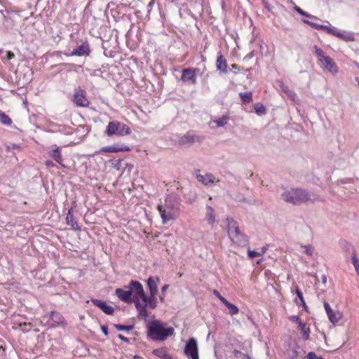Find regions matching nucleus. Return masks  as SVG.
<instances>
[{
	"label": "nucleus",
	"instance_id": "obj_1",
	"mask_svg": "<svg viewBox=\"0 0 359 359\" xmlns=\"http://www.w3.org/2000/svg\"><path fill=\"white\" fill-rule=\"evenodd\" d=\"M180 201L175 194H170L166 196L164 202L157 206L163 224L177 219L180 215Z\"/></svg>",
	"mask_w": 359,
	"mask_h": 359
},
{
	"label": "nucleus",
	"instance_id": "obj_2",
	"mask_svg": "<svg viewBox=\"0 0 359 359\" xmlns=\"http://www.w3.org/2000/svg\"><path fill=\"white\" fill-rule=\"evenodd\" d=\"M127 288L132 291V297L135 308L138 312V316L147 320L149 316L148 312L145 309V306H143L142 304L140 302V299L145 297V292L142 285L137 280H131L127 286Z\"/></svg>",
	"mask_w": 359,
	"mask_h": 359
},
{
	"label": "nucleus",
	"instance_id": "obj_3",
	"mask_svg": "<svg viewBox=\"0 0 359 359\" xmlns=\"http://www.w3.org/2000/svg\"><path fill=\"white\" fill-rule=\"evenodd\" d=\"M147 330L148 337L154 341H164L174 334L173 327H165V324L160 320L149 322Z\"/></svg>",
	"mask_w": 359,
	"mask_h": 359
},
{
	"label": "nucleus",
	"instance_id": "obj_4",
	"mask_svg": "<svg viewBox=\"0 0 359 359\" xmlns=\"http://www.w3.org/2000/svg\"><path fill=\"white\" fill-rule=\"evenodd\" d=\"M280 197L285 202L293 205H298L311 200V194L303 189H286L281 194Z\"/></svg>",
	"mask_w": 359,
	"mask_h": 359
},
{
	"label": "nucleus",
	"instance_id": "obj_5",
	"mask_svg": "<svg viewBox=\"0 0 359 359\" xmlns=\"http://www.w3.org/2000/svg\"><path fill=\"white\" fill-rule=\"evenodd\" d=\"M104 133L109 137H123L129 135L131 133V130L123 123L118 121H112L109 122Z\"/></svg>",
	"mask_w": 359,
	"mask_h": 359
},
{
	"label": "nucleus",
	"instance_id": "obj_6",
	"mask_svg": "<svg viewBox=\"0 0 359 359\" xmlns=\"http://www.w3.org/2000/svg\"><path fill=\"white\" fill-rule=\"evenodd\" d=\"M318 63L323 70L327 71L333 75L337 74L339 72L338 67L335 62L329 56L323 57V59L318 62Z\"/></svg>",
	"mask_w": 359,
	"mask_h": 359
},
{
	"label": "nucleus",
	"instance_id": "obj_7",
	"mask_svg": "<svg viewBox=\"0 0 359 359\" xmlns=\"http://www.w3.org/2000/svg\"><path fill=\"white\" fill-rule=\"evenodd\" d=\"M184 354L191 359H199L197 341L194 338L188 340L184 348Z\"/></svg>",
	"mask_w": 359,
	"mask_h": 359
},
{
	"label": "nucleus",
	"instance_id": "obj_8",
	"mask_svg": "<svg viewBox=\"0 0 359 359\" xmlns=\"http://www.w3.org/2000/svg\"><path fill=\"white\" fill-rule=\"evenodd\" d=\"M199 72L198 69H184L182 72L181 79L184 82H189L191 84L196 83V72Z\"/></svg>",
	"mask_w": 359,
	"mask_h": 359
},
{
	"label": "nucleus",
	"instance_id": "obj_9",
	"mask_svg": "<svg viewBox=\"0 0 359 359\" xmlns=\"http://www.w3.org/2000/svg\"><path fill=\"white\" fill-rule=\"evenodd\" d=\"M73 102L79 107H87L89 104L88 99L85 95V91L79 90L74 95Z\"/></svg>",
	"mask_w": 359,
	"mask_h": 359
},
{
	"label": "nucleus",
	"instance_id": "obj_10",
	"mask_svg": "<svg viewBox=\"0 0 359 359\" xmlns=\"http://www.w3.org/2000/svg\"><path fill=\"white\" fill-rule=\"evenodd\" d=\"M115 294L118 297L119 299L126 303L133 302L132 291L130 290L129 289L128 290H125L121 288H117L115 290Z\"/></svg>",
	"mask_w": 359,
	"mask_h": 359
},
{
	"label": "nucleus",
	"instance_id": "obj_11",
	"mask_svg": "<svg viewBox=\"0 0 359 359\" xmlns=\"http://www.w3.org/2000/svg\"><path fill=\"white\" fill-rule=\"evenodd\" d=\"M91 302L107 315H111L114 311V309L111 306L108 305L105 302L102 300L91 299Z\"/></svg>",
	"mask_w": 359,
	"mask_h": 359
},
{
	"label": "nucleus",
	"instance_id": "obj_12",
	"mask_svg": "<svg viewBox=\"0 0 359 359\" xmlns=\"http://www.w3.org/2000/svg\"><path fill=\"white\" fill-rule=\"evenodd\" d=\"M50 318L53 322L51 326H64L67 325V322L63 316L57 311H52L50 314Z\"/></svg>",
	"mask_w": 359,
	"mask_h": 359
},
{
	"label": "nucleus",
	"instance_id": "obj_13",
	"mask_svg": "<svg viewBox=\"0 0 359 359\" xmlns=\"http://www.w3.org/2000/svg\"><path fill=\"white\" fill-rule=\"evenodd\" d=\"M90 53L89 44L87 42L83 43L81 45L75 48L70 54L74 56H83L88 55Z\"/></svg>",
	"mask_w": 359,
	"mask_h": 359
},
{
	"label": "nucleus",
	"instance_id": "obj_14",
	"mask_svg": "<svg viewBox=\"0 0 359 359\" xmlns=\"http://www.w3.org/2000/svg\"><path fill=\"white\" fill-rule=\"evenodd\" d=\"M48 154L50 157L54 159L56 163H59L62 167H65V165L62 163L63 158L62 155V151L60 147L55 146V148L48 151Z\"/></svg>",
	"mask_w": 359,
	"mask_h": 359
},
{
	"label": "nucleus",
	"instance_id": "obj_15",
	"mask_svg": "<svg viewBox=\"0 0 359 359\" xmlns=\"http://www.w3.org/2000/svg\"><path fill=\"white\" fill-rule=\"evenodd\" d=\"M130 150V147L126 145H118V144H113L111 146H107L102 147L100 150V153L102 152H119V151H128Z\"/></svg>",
	"mask_w": 359,
	"mask_h": 359
},
{
	"label": "nucleus",
	"instance_id": "obj_16",
	"mask_svg": "<svg viewBox=\"0 0 359 359\" xmlns=\"http://www.w3.org/2000/svg\"><path fill=\"white\" fill-rule=\"evenodd\" d=\"M160 282V278L158 276H150L147 280V285L149 289L150 294L151 296L156 295L158 293V284Z\"/></svg>",
	"mask_w": 359,
	"mask_h": 359
},
{
	"label": "nucleus",
	"instance_id": "obj_17",
	"mask_svg": "<svg viewBox=\"0 0 359 359\" xmlns=\"http://www.w3.org/2000/svg\"><path fill=\"white\" fill-rule=\"evenodd\" d=\"M200 141H201L200 137L196 136L190 132H189V133H186L185 135H184L183 136H182L179 140V142L181 144H191L195 142H200Z\"/></svg>",
	"mask_w": 359,
	"mask_h": 359
},
{
	"label": "nucleus",
	"instance_id": "obj_18",
	"mask_svg": "<svg viewBox=\"0 0 359 359\" xmlns=\"http://www.w3.org/2000/svg\"><path fill=\"white\" fill-rule=\"evenodd\" d=\"M226 221L228 233L230 238H231L234 235L238 233L241 231L239 229L237 222L234 221L233 219L228 218Z\"/></svg>",
	"mask_w": 359,
	"mask_h": 359
},
{
	"label": "nucleus",
	"instance_id": "obj_19",
	"mask_svg": "<svg viewBox=\"0 0 359 359\" xmlns=\"http://www.w3.org/2000/svg\"><path fill=\"white\" fill-rule=\"evenodd\" d=\"M73 208H71L69 210H68V212L67 214V216H66V222H67V224L71 226V228L74 230V231H77V230H80V228L78 225V223L75 220L74 217V215H73Z\"/></svg>",
	"mask_w": 359,
	"mask_h": 359
},
{
	"label": "nucleus",
	"instance_id": "obj_20",
	"mask_svg": "<svg viewBox=\"0 0 359 359\" xmlns=\"http://www.w3.org/2000/svg\"><path fill=\"white\" fill-rule=\"evenodd\" d=\"M196 179L198 182H201L204 185H208L215 182V177L212 173H207L205 175H196Z\"/></svg>",
	"mask_w": 359,
	"mask_h": 359
},
{
	"label": "nucleus",
	"instance_id": "obj_21",
	"mask_svg": "<svg viewBox=\"0 0 359 359\" xmlns=\"http://www.w3.org/2000/svg\"><path fill=\"white\" fill-rule=\"evenodd\" d=\"M142 300L144 302V304H142L143 306H145V309L147 310V307H149L151 309H154L157 306V300L156 298V295L151 296L150 294L149 297H147L145 294L144 298H142Z\"/></svg>",
	"mask_w": 359,
	"mask_h": 359
},
{
	"label": "nucleus",
	"instance_id": "obj_22",
	"mask_svg": "<svg viewBox=\"0 0 359 359\" xmlns=\"http://www.w3.org/2000/svg\"><path fill=\"white\" fill-rule=\"evenodd\" d=\"M298 328L300 330L304 340H308L310 335V328L302 320H299Z\"/></svg>",
	"mask_w": 359,
	"mask_h": 359
},
{
	"label": "nucleus",
	"instance_id": "obj_23",
	"mask_svg": "<svg viewBox=\"0 0 359 359\" xmlns=\"http://www.w3.org/2000/svg\"><path fill=\"white\" fill-rule=\"evenodd\" d=\"M205 219L208 222V223L210 225H212L215 222V210L210 205H208L206 207Z\"/></svg>",
	"mask_w": 359,
	"mask_h": 359
},
{
	"label": "nucleus",
	"instance_id": "obj_24",
	"mask_svg": "<svg viewBox=\"0 0 359 359\" xmlns=\"http://www.w3.org/2000/svg\"><path fill=\"white\" fill-rule=\"evenodd\" d=\"M217 69L222 72H226L227 65L226 59L219 54L217 60Z\"/></svg>",
	"mask_w": 359,
	"mask_h": 359
},
{
	"label": "nucleus",
	"instance_id": "obj_25",
	"mask_svg": "<svg viewBox=\"0 0 359 359\" xmlns=\"http://www.w3.org/2000/svg\"><path fill=\"white\" fill-rule=\"evenodd\" d=\"M327 316L329 320L334 325L337 323L342 317L341 312L339 311H333L332 309Z\"/></svg>",
	"mask_w": 359,
	"mask_h": 359
},
{
	"label": "nucleus",
	"instance_id": "obj_26",
	"mask_svg": "<svg viewBox=\"0 0 359 359\" xmlns=\"http://www.w3.org/2000/svg\"><path fill=\"white\" fill-rule=\"evenodd\" d=\"M231 239L235 241L240 245H245L248 243L247 236L243 234L241 231L234 235Z\"/></svg>",
	"mask_w": 359,
	"mask_h": 359
},
{
	"label": "nucleus",
	"instance_id": "obj_27",
	"mask_svg": "<svg viewBox=\"0 0 359 359\" xmlns=\"http://www.w3.org/2000/svg\"><path fill=\"white\" fill-rule=\"evenodd\" d=\"M222 303L228 308L231 315H236L238 313L239 309L236 305L230 303L226 299H222Z\"/></svg>",
	"mask_w": 359,
	"mask_h": 359
},
{
	"label": "nucleus",
	"instance_id": "obj_28",
	"mask_svg": "<svg viewBox=\"0 0 359 359\" xmlns=\"http://www.w3.org/2000/svg\"><path fill=\"white\" fill-rule=\"evenodd\" d=\"M239 96L245 104L250 103L252 101V94L251 92L240 93Z\"/></svg>",
	"mask_w": 359,
	"mask_h": 359
},
{
	"label": "nucleus",
	"instance_id": "obj_29",
	"mask_svg": "<svg viewBox=\"0 0 359 359\" xmlns=\"http://www.w3.org/2000/svg\"><path fill=\"white\" fill-rule=\"evenodd\" d=\"M337 37L346 42L355 41V38L352 34H345L341 32L339 34H337Z\"/></svg>",
	"mask_w": 359,
	"mask_h": 359
},
{
	"label": "nucleus",
	"instance_id": "obj_30",
	"mask_svg": "<svg viewBox=\"0 0 359 359\" xmlns=\"http://www.w3.org/2000/svg\"><path fill=\"white\" fill-rule=\"evenodd\" d=\"M254 108L256 114L258 115H263L266 113L265 107L260 102L255 103L254 105Z\"/></svg>",
	"mask_w": 359,
	"mask_h": 359
},
{
	"label": "nucleus",
	"instance_id": "obj_31",
	"mask_svg": "<svg viewBox=\"0 0 359 359\" xmlns=\"http://www.w3.org/2000/svg\"><path fill=\"white\" fill-rule=\"evenodd\" d=\"M0 122L2 124L10 126L12 123V121L11 118L6 115V114L1 112L0 113Z\"/></svg>",
	"mask_w": 359,
	"mask_h": 359
},
{
	"label": "nucleus",
	"instance_id": "obj_32",
	"mask_svg": "<svg viewBox=\"0 0 359 359\" xmlns=\"http://www.w3.org/2000/svg\"><path fill=\"white\" fill-rule=\"evenodd\" d=\"M114 326L118 331H130L134 329V325H124L114 324Z\"/></svg>",
	"mask_w": 359,
	"mask_h": 359
},
{
	"label": "nucleus",
	"instance_id": "obj_33",
	"mask_svg": "<svg viewBox=\"0 0 359 359\" xmlns=\"http://www.w3.org/2000/svg\"><path fill=\"white\" fill-rule=\"evenodd\" d=\"M303 22L306 24L309 25L312 27L316 28L319 30H325V31L326 28H327V25H318V24L313 22H311L309 20H304Z\"/></svg>",
	"mask_w": 359,
	"mask_h": 359
},
{
	"label": "nucleus",
	"instance_id": "obj_34",
	"mask_svg": "<svg viewBox=\"0 0 359 359\" xmlns=\"http://www.w3.org/2000/svg\"><path fill=\"white\" fill-rule=\"evenodd\" d=\"M313 49H314L313 53H314L315 55L318 58V62H319L320 60H321L323 59V57H325L326 56L324 54V52L323 51V50L320 49L318 46H314Z\"/></svg>",
	"mask_w": 359,
	"mask_h": 359
},
{
	"label": "nucleus",
	"instance_id": "obj_35",
	"mask_svg": "<svg viewBox=\"0 0 359 359\" xmlns=\"http://www.w3.org/2000/svg\"><path fill=\"white\" fill-rule=\"evenodd\" d=\"M352 263L354 266L357 274L359 276V259L356 257L355 250H353V255L351 257Z\"/></svg>",
	"mask_w": 359,
	"mask_h": 359
},
{
	"label": "nucleus",
	"instance_id": "obj_36",
	"mask_svg": "<svg viewBox=\"0 0 359 359\" xmlns=\"http://www.w3.org/2000/svg\"><path fill=\"white\" fill-rule=\"evenodd\" d=\"M295 293L297 294V296L299 298V301L301 302V303H302V306H304V308L305 309H306L307 306H306V302L304 301V297H303V294H302V291L299 290V288L298 287H296Z\"/></svg>",
	"mask_w": 359,
	"mask_h": 359
},
{
	"label": "nucleus",
	"instance_id": "obj_37",
	"mask_svg": "<svg viewBox=\"0 0 359 359\" xmlns=\"http://www.w3.org/2000/svg\"><path fill=\"white\" fill-rule=\"evenodd\" d=\"M229 118L227 116H223L215 121L217 127H223L227 123Z\"/></svg>",
	"mask_w": 359,
	"mask_h": 359
},
{
	"label": "nucleus",
	"instance_id": "obj_38",
	"mask_svg": "<svg viewBox=\"0 0 359 359\" xmlns=\"http://www.w3.org/2000/svg\"><path fill=\"white\" fill-rule=\"evenodd\" d=\"M325 32L328 34H332L337 37V34H339L341 32L337 29L334 27H328L327 26Z\"/></svg>",
	"mask_w": 359,
	"mask_h": 359
},
{
	"label": "nucleus",
	"instance_id": "obj_39",
	"mask_svg": "<svg viewBox=\"0 0 359 359\" xmlns=\"http://www.w3.org/2000/svg\"><path fill=\"white\" fill-rule=\"evenodd\" d=\"M153 353L155 355H156V356H158L159 358H161L165 357V355H166L165 351L164 349H163V348L154 349L153 351Z\"/></svg>",
	"mask_w": 359,
	"mask_h": 359
},
{
	"label": "nucleus",
	"instance_id": "obj_40",
	"mask_svg": "<svg viewBox=\"0 0 359 359\" xmlns=\"http://www.w3.org/2000/svg\"><path fill=\"white\" fill-rule=\"evenodd\" d=\"M294 10L300 15H304V16H306V17H308L309 18H316L315 16L311 15V14H309L307 13L306 12L304 11L302 8H300L298 6H294Z\"/></svg>",
	"mask_w": 359,
	"mask_h": 359
},
{
	"label": "nucleus",
	"instance_id": "obj_41",
	"mask_svg": "<svg viewBox=\"0 0 359 359\" xmlns=\"http://www.w3.org/2000/svg\"><path fill=\"white\" fill-rule=\"evenodd\" d=\"M302 248H303L304 249V252L309 255V256H312L313 255V248L310 245H302Z\"/></svg>",
	"mask_w": 359,
	"mask_h": 359
},
{
	"label": "nucleus",
	"instance_id": "obj_42",
	"mask_svg": "<svg viewBox=\"0 0 359 359\" xmlns=\"http://www.w3.org/2000/svg\"><path fill=\"white\" fill-rule=\"evenodd\" d=\"M248 257L251 259L255 258L258 256H262V253H260V252H257V251L252 250L250 249L248 250Z\"/></svg>",
	"mask_w": 359,
	"mask_h": 359
},
{
	"label": "nucleus",
	"instance_id": "obj_43",
	"mask_svg": "<svg viewBox=\"0 0 359 359\" xmlns=\"http://www.w3.org/2000/svg\"><path fill=\"white\" fill-rule=\"evenodd\" d=\"M290 359H304V358L303 356V354H299L297 351L294 350L292 351V353Z\"/></svg>",
	"mask_w": 359,
	"mask_h": 359
},
{
	"label": "nucleus",
	"instance_id": "obj_44",
	"mask_svg": "<svg viewBox=\"0 0 359 359\" xmlns=\"http://www.w3.org/2000/svg\"><path fill=\"white\" fill-rule=\"evenodd\" d=\"M307 359H323V358L311 351L308 353Z\"/></svg>",
	"mask_w": 359,
	"mask_h": 359
},
{
	"label": "nucleus",
	"instance_id": "obj_45",
	"mask_svg": "<svg viewBox=\"0 0 359 359\" xmlns=\"http://www.w3.org/2000/svg\"><path fill=\"white\" fill-rule=\"evenodd\" d=\"M280 88L285 93L287 94L290 90L287 86H286L283 81H278Z\"/></svg>",
	"mask_w": 359,
	"mask_h": 359
},
{
	"label": "nucleus",
	"instance_id": "obj_46",
	"mask_svg": "<svg viewBox=\"0 0 359 359\" xmlns=\"http://www.w3.org/2000/svg\"><path fill=\"white\" fill-rule=\"evenodd\" d=\"M323 306H324L326 313L327 314V313H330V311H332V309H331L330 304H328V302H327L326 301H324Z\"/></svg>",
	"mask_w": 359,
	"mask_h": 359
},
{
	"label": "nucleus",
	"instance_id": "obj_47",
	"mask_svg": "<svg viewBox=\"0 0 359 359\" xmlns=\"http://www.w3.org/2000/svg\"><path fill=\"white\" fill-rule=\"evenodd\" d=\"M287 96H288V97H290L293 101H294V100H295V99L297 97V94H296L294 91H292V90H291L288 92V93H287Z\"/></svg>",
	"mask_w": 359,
	"mask_h": 359
},
{
	"label": "nucleus",
	"instance_id": "obj_48",
	"mask_svg": "<svg viewBox=\"0 0 359 359\" xmlns=\"http://www.w3.org/2000/svg\"><path fill=\"white\" fill-rule=\"evenodd\" d=\"M101 330L105 336L108 335V327L107 325H101Z\"/></svg>",
	"mask_w": 359,
	"mask_h": 359
},
{
	"label": "nucleus",
	"instance_id": "obj_49",
	"mask_svg": "<svg viewBox=\"0 0 359 359\" xmlns=\"http://www.w3.org/2000/svg\"><path fill=\"white\" fill-rule=\"evenodd\" d=\"M45 165L47 168H53L55 165V163L52 161H50V160L46 161L45 162Z\"/></svg>",
	"mask_w": 359,
	"mask_h": 359
},
{
	"label": "nucleus",
	"instance_id": "obj_50",
	"mask_svg": "<svg viewBox=\"0 0 359 359\" xmlns=\"http://www.w3.org/2000/svg\"><path fill=\"white\" fill-rule=\"evenodd\" d=\"M118 337L121 340H122V341H125V342H126V343H129V341H130V340H129V339H128V338H127V337H124L123 335H122V334H118Z\"/></svg>",
	"mask_w": 359,
	"mask_h": 359
},
{
	"label": "nucleus",
	"instance_id": "obj_51",
	"mask_svg": "<svg viewBox=\"0 0 359 359\" xmlns=\"http://www.w3.org/2000/svg\"><path fill=\"white\" fill-rule=\"evenodd\" d=\"M214 294L219 299V300L222 302V299H225L224 297H222L219 292L217 290L214 291Z\"/></svg>",
	"mask_w": 359,
	"mask_h": 359
},
{
	"label": "nucleus",
	"instance_id": "obj_52",
	"mask_svg": "<svg viewBox=\"0 0 359 359\" xmlns=\"http://www.w3.org/2000/svg\"><path fill=\"white\" fill-rule=\"evenodd\" d=\"M169 285H164L162 288H161V292L162 293H164L167 289L168 288Z\"/></svg>",
	"mask_w": 359,
	"mask_h": 359
},
{
	"label": "nucleus",
	"instance_id": "obj_53",
	"mask_svg": "<svg viewBox=\"0 0 359 359\" xmlns=\"http://www.w3.org/2000/svg\"><path fill=\"white\" fill-rule=\"evenodd\" d=\"M267 246H264L262 248L260 253H262V255H263L267 250Z\"/></svg>",
	"mask_w": 359,
	"mask_h": 359
},
{
	"label": "nucleus",
	"instance_id": "obj_54",
	"mask_svg": "<svg viewBox=\"0 0 359 359\" xmlns=\"http://www.w3.org/2000/svg\"><path fill=\"white\" fill-rule=\"evenodd\" d=\"M322 282L323 284H326L327 283V277L325 275L322 276Z\"/></svg>",
	"mask_w": 359,
	"mask_h": 359
},
{
	"label": "nucleus",
	"instance_id": "obj_55",
	"mask_svg": "<svg viewBox=\"0 0 359 359\" xmlns=\"http://www.w3.org/2000/svg\"><path fill=\"white\" fill-rule=\"evenodd\" d=\"M265 4V5H264L265 8H266L268 11H271V6H270V4H269V3H267V2H265V4Z\"/></svg>",
	"mask_w": 359,
	"mask_h": 359
},
{
	"label": "nucleus",
	"instance_id": "obj_56",
	"mask_svg": "<svg viewBox=\"0 0 359 359\" xmlns=\"http://www.w3.org/2000/svg\"><path fill=\"white\" fill-rule=\"evenodd\" d=\"M8 57L9 59H11V58H13L14 57V54L12 52L9 51L8 53Z\"/></svg>",
	"mask_w": 359,
	"mask_h": 359
},
{
	"label": "nucleus",
	"instance_id": "obj_57",
	"mask_svg": "<svg viewBox=\"0 0 359 359\" xmlns=\"http://www.w3.org/2000/svg\"><path fill=\"white\" fill-rule=\"evenodd\" d=\"M243 359H252V358H250V355H247V354H244V355H243Z\"/></svg>",
	"mask_w": 359,
	"mask_h": 359
},
{
	"label": "nucleus",
	"instance_id": "obj_58",
	"mask_svg": "<svg viewBox=\"0 0 359 359\" xmlns=\"http://www.w3.org/2000/svg\"><path fill=\"white\" fill-rule=\"evenodd\" d=\"M299 323V318L297 316H294L293 320H295Z\"/></svg>",
	"mask_w": 359,
	"mask_h": 359
},
{
	"label": "nucleus",
	"instance_id": "obj_59",
	"mask_svg": "<svg viewBox=\"0 0 359 359\" xmlns=\"http://www.w3.org/2000/svg\"><path fill=\"white\" fill-rule=\"evenodd\" d=\"M355 81L357 82L358 86H359V78H358V77H356V78L355 79Z\"/></svg>",
	"mask_w": 359,
	"mask_h": 359
},
{
	"label": "nucleus",
	"instance_id": "obj_60",
	"mask_svg": "<svg viewBox=\"0 0 359 359\" xmlns=\"http://www.w3.org/2000/svg\"><path fill=\"white\" fill-rule=\"evenodd\" d=\"M160 299H161V302H163V299H164V297H163V295L160 297Z\"/></svg>",
	"mask_w": 359,
	"mask_h": 359
},
{
	"label": "nucleus",
	"instance_id": "obj_61",
	"mask_svg": "<svg viewBox=\"0 0 359 359\" xmlns=\"http://www.w3.org/2000/svg\"><path fill=\"white\" fill-rule=\"evenodd\" d=\"M231 67H232V68H236V65H232Z\"/></svg>",
	"mask_w": 359,
	"mask_h": 359
},
{
	"label": "nucleus",
	"instance_id": "obj_62",
	"mask_svg": "<svg viewBox=\"0 0 359 359\" xmlns=\"http://www.w3.org/2000/svg\"><path fill=\"white\" fill-rule=\"evenodd\" d=\"M152 4H153L152 2H150V3H149V6H152Z\"/></svg>",
	"mask_w": 359,
	"mask_h": 359
},
{
	"label": "nucleus",
	"instance_id": "obj_63",
	"mask_svg": "<svg viewBox=\"0 0 359 359\" xmlns=\"http://www.w3.org/2000/svg\"><path fill=\"white\" fill-rule=\"evenodd\" d=\"M358 68H359V63H356Z\"/></svg>",
	"mask_w": 359,
	"mask_h": 359
},
{
	"label": "nucleus",
	"instance_id": "obj_64",
	"mask_svg": "<svg viewBox=\"0 0 359 359\" xmlns=\"http://www.w3.org/2000/svg\"><path fill=\"white\" fill-rule=\"evenodd\" d=\"M2 53V50H1V49H0V53Z\"/></svg>",
	"mask_w": 359,
	"mask_h": 359
}]
</instances>
